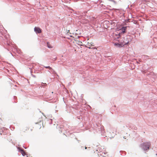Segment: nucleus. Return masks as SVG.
Segmentation results:
<instances>
[{
	"label": "nucleus",
	"instance_id": "f257e3e1",
	"mask_svg": "<svg viewBox=\"0 0 157 157\" xmlns=\"http://www.w3.org/2000/svg\"><path fill=\"white\" fill-rule=\"evenodd\" d=\"M105 153L101 151L99 152L98 151V150H97L96 151L94 152L92 154V156L94 157H99L100 155L104 156V155Z\"/></svg>",
	"mask_w": 157,
	"mask_h": 157
},
{
	"label": "nucleus",
	"instance_id": "f03ea898",
	"mask_svg": "<svg viewBox=\"0 0 157 157\" xmlns=\"http://www.w3.org/2000/svg\"><path fill=\"white\" fill-rule=\"evenodd\" d=\"M143 145L144 149L145 150H147L149 149L150 146V144L149 142L145 143Z\"/></svg>",
	"mask_w": 157,
	"mask_h": 157
},
{
	"label": "nucleus",
	"instance_id": "7ed1b4c3",
	"mask_svg": "<svg viewBox=\"0 0 157 157\" xmlns=\"http://www.w3.org/2000/svg\"><path fill=\"white\" fill-rule=\"evenodd\" d=\"M34 31L38 33H40L41 32L40 29L37 27H35L34 28Z\"/></svg>",
	"mask_w": 157,
	"mask_h": 157
},
{
	"label": "nucleus",
	"instance_id": "20e7f679",
	"mask_svg": "<svg viewBox=\"0 0 157 157\" xmlns=\"http://www.w3.org/2000/svg\"><path fill=\"white\" fill-rule=\"evenodd\" d=\"M128 42H127L125 44H118V43H115L114 45L116 46H117L119 47H121L123 46L124 45H126L128 43Z\"/></svg>",
	"mask_w": 157,
	"mask_h": 157
},
{
	"label": "nucleus",
	"instance_id": "39448f33",
	"mask_svg": "<svg viewBox=\"0 0 157 157\" xmlns=\"http://www.w3.org/2000/svg\"><path fill=\"white\" fill-rule=\"evenodd\" d=\"M126 29H127L126 27H122L121 29V30L122 31V32L121 33H119V35L120 36L121 33H125L126 32L125 30Z\"/></svg>",
	"mask_w": 157,
	"mask_h": 157
},
{
	"label": "nucleus",
	"instance_id": "423d86ee",
	"mask_svg": "<svg viewBox=\"0 0 157 157\" xmlns=\"http://www.w3.org/2000/svg\"><path fill=\"white\" fill-rule=\"evenodd\" d=\"M94 43L92 42H91L90 43L88 42L87 45V48H91L90 47L93 45Z\"/></svg>",
	"mask_w": 157,
	"mask_h": 157
},
{
	"label": "nucleus",
	"instance_id": "0eeeda50",
	"mask_svg": "<svg viewBox=\"0 0 157 157\" xmlns=\"http://www.w3.org/2000/svg\"><path fill=\"white\" fill-rule=\"evenodd\" d=\"M19 151L23 156H25L26 155L25 153L24 150L21 149L19 148Z\"/></svg>",
	"mask_w": 157,
	"mask_h": 157
},
{
	"label": "nucleus",
	"instance_id": "6e6552de",
	"mask_svg": "<svg viewBox=\"0 0 157 157\" xmlns=\"http://www.w3.org/2000/svg\"><path fill=\"white\" fill-rule=\"evenodd\" d=\"M47 46L49 48H51L53 47L52 45L49 42L47 43Z\"/></svg>",
	"mask_w": 157,
	"mask_h": 157
},
{
	"label": "nucleus",
	"instance_id": "1a4fd4ad",
	"mask_svg": "<svg viewBox=\"0 0 157 157\" xmlns=\"http://www.w3.org/2000/svg\"><path fill=\"white\" fill-rule=\"evenodd\" d=\"M29 129V128L27 127H25L23 128V131L24 132H25V131L28 130Z\"/></svg>",
	"mask_w": 157,
	"mask_h": 157
},
{
	"label": "nucleus",
	"instance_id": "9d476101",
	"mask_svg": "<svg viewBox=\"0 0 157 157\" xmlns=\"http://www.w3.org/2000/svg\"><path fill=\"white\" fill-rule=\"evenodd\" d=\"M113 133H114V135L116 134V132H117V130L116 129H113L112 130Z\"/></svg>",
	"mask_w": 157,
	"mask_h": 157
},
{
	"label": "nucleus",
	"instance_id": "9b49d317",
	"mask_svg": "<svg viewBox=\"0 0 157 157\" xmlns=\"http://www.w3.org/2000/svg\"><path fill=\"white\" fill-rule=\"evenodd\" d=\"M82 43L81 41H78V45L82 46Z\"/></svg>",
	"mask_w": 157,
	"mask_h": 157
},
{
	"label": "nucleus",
	"instance_id": "f8f14e48",
	"mask_svg": "<svg viewBox=\"0 0 157 157\" xmlns=\"http://www.w3.org/2000/svg\"><path fill=\"white\" fill-rule=\"evenodd\" d=\"M45 67L46 68H49L50 70H52V68L50 67L49 66L48 67Z\"/></svg>",
	"mask_w": 157,
	"mask_h": 157
},
{
	"label": "nucleus",
	"instance_id": "ddd939ff",
	"mask_svg": "<svg viewBox=\"0 0 157 157\" xmlns=\"http://www.w3.org/2000/svg\"><path fill=\"white\" fill-rule=\"evenodd\" d=\"M103 150H102V151H101L102 152H104V153H105L104 152V148H103Z\"/></svg>",
	"mask_w": 157,
	"mask_h": 157
},
{
	"label": "nucleus",
	"instance_id": "4468645a",
	"mask_svg": "<svg viewBox=\"0 0 157 157\" xmlns=\"http://www.w3.org/2000/svg\"><path fill=\"white\" fill-rule=\"evenodd\" d=\"M2 121V120H1V119H0V122L1 121ZM2 124L1 123V124Z\"/></svg>",
	"mask_w": 157,
	"mask_h": 157
},
{
	"label": "nucleus",
	"instance_id": "2eb2a0df",
	"mask_svg": "<svg viewBox=\"0 0 157 157\" xmlns=\"http://www.w3.org/2000/svg\"><path fill=\"white\" fill-rule=\"evenodd\" d=\"M87 148V147H85V149H86Z\"/></svg>",
	"mask_w": 157,
	"mask_h": 157
}]
</instances>
